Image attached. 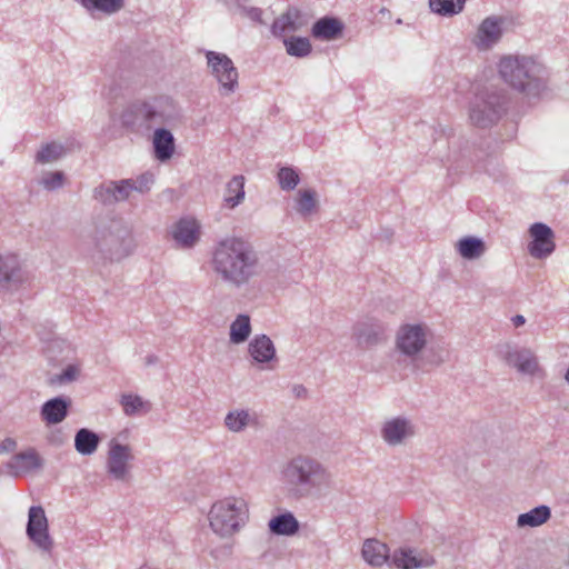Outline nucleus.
<instances>
[{
    "instance_id": "1",
    "label": "nucleus",
    "mask_w": 569,
    "mask_h": 569,
    "mask_svg": "<svg viewBox=\"0 0 569 569\" xmlns=\"http://www.w3.org/2000/svg\"><path fill=\"white\" fill-rule=\"evenodd\" d=\"M210 266L218 280L240 289L258 276L259 256L244 238L227 237L212 248Z\"/></svg>"
},
{
    "instance_id": "2",
    "label": "nucleus",
    "mask_w": 569,
    "mask_h": 569,
    "mask_svg": "<svg viewBox=\"0 0 569 569\" xmlns=\"http://www.w3.org/2000/svg\"><path fill=\"white\" fill-rule=\"evenodd\" d=\"M281 475L289 496L295 499L328 490L333 482L331 472L322 462L305 455L291 458L284 465Z\"/></svg>"
},
{
    "instance_id": "3",
    "label": "nucleus",
    "mask_w": 569,
    "mask_h": 569,
    "mask_svg": "<svg viewBox=\"0 0 569 569\" xmlns=\"http://www.w3.org/2000/svg\"><path fill=\"white\" fill-rule=\"evenodd\" d=\"M176 116V106L166 96L136 100L123 108L120 113V124L127 131L144 136L153 127L163 126Z\"/></svg>"
},
{
    "instance_id": "4",
    "label": "nucleus",
    "mask_w": 569,
    "mask_h": 569,
    "mask_svg": "<svg viewBox=\"0 0 569 569\" xmlns=\"http://www.w3.org/2000/svg\"><path fill=\"white\" fill-rule=\"evenodd\" d=\"M93 244V257L102 263L120 262L136 249L131 228L119 219L99 226L94 231Z\"/></svg>"
},
{
    "instance_id": "5",
    "label": "nucleus",
    "mask_w": 569,
    "mask_h": 569,
    "mask_svg": "<svg viewBox=\"0 0 569 569\" xmlns=\"http://www.w3.org/2000/svg\"><path fill=\"white\" fill-rule=\"evenodd\" d=\"M541 72V66L529 57L508 56L499 62V73L503 81L528 96H538L545 88Z\"/></svg>"
},
{
    "instance_id": "6",
    "label": "nucleus",
    "mask_w": 569,
    "mask_h": 569,
    "mask_svg": "<svg viewBox=\"0 0 569 569\" xmlns=\"http://www.w3.org/2000/svg\"><path fill=\"white\" fill-rule=\"evenodd\" d=\"M209 525L220 537H230L249 519L248 501L243 497L229 496L217 500L210 508Z\"/></svg>"
},
{
    "instance_id": "7",
    "label": "nucleus",
    "mask_w": 569,
    "mask_h": 569,
    "mask_svg": "<svg viewBox=\"0 0 569 569\" xmlns=\"http://www.w3.org/2000/svg\"><path fill=\"white\" fill-rule=\"evenodd\" d=\"M431 338V331L425 323H403L395 337V351L399 359L410 363L415 369H421L422 355Z\"/></svg>"
},
{
    "instance_id": "8",
    "label": "nucleus",
    "mask_w": 569,
    "mask_h": 569,
    "mask_svg": "<svg viewBox=\"0 0 569 569\" xmlns=\"http://www.w3.org/2000/svg\"><path fill=\"white\" fill-rule=\"evenodd\" d=\"M507 97L498 91H483L476 96L470 109V120L479 128L496 123L506 111Z\"/></svg>"
},
{
    "instance_id": "9",
    "label": "nucleus",
    "mask_w": 569,
    "mask_h": 569,
    "mask_svg": "<svg viewBox=\"0 0 569 569\" xmlns=\"http://www.w3.org/2000/svg\"><path fill=\"white\" fill-rule=\"evenodd\" d=\"M33 280L32 273L26 268L17 253L0 254V290L16 292L29 286Z\"/></svg>"
},
{
    "instance_id": "10",
    "label": "nucleus",
    "mask_w": 569,
    "mask_h": 569,
    "mask_svg": "<svg viewBox=\"0 0 569 569\" xmlns=\"http://www.w3.org/2000/svg\"><path fill=\"white\" fill-rule=\"evenodd\" d=\"M499 357L519 373L530 377L545 378L546 371L540 366L536 353L526 347L505 343L499 347Z\"/></svg>"
},
{
    "instance_id": "11",
    "label": "nucleus",
    "mask_w": 569,
    "mask_h": 569,
    "mask_svg": "<svg viewBox=\"0 0 569 569\" xmlns=\"http://www.w3.org/2000/svg\"><path fill=\"white\" fill-rule=\"evenodd\" d=\"M133 459L134 456L130 446L122 445L117 439H111L106 462L108 476L116 481L129 482Z\"/></svg>"
},
{
    "instance_id": "12",
    "label": "nucleus",
    "mask_w": 569,
    "mask_h": 569,
    "mask_svg": "<svg viewBox=\"0 0 569 569\" xmlns=\"http://www.w3.org/2000/svg\"><path fill=\"white\" fill-rule=\"evenodd\" d=\"M208 66L220 84V93L229 96L238 88V71L232 60L224 53L207 51Z\"/></svg>"
},
{
    "instance_id": "13",
    "label": "nucleus",
    "mask_w": 569,
    "mask_h": 569,
    "mask_svg": "<svg viewBox=\"0 0 569 569\" xmlns=\"http://www.w3.org/2000/svg\"><path fill=\"white\" fill-rule=\"evenodd\" d=\"M28 518V538L42 551L51 552L53 540L49 535V525L44 509L41 506H32L29 509Z\"/></svg>"
},
{
    "instance_id": "14",
    "label": "nucleus",
    "mask_w": 569,
    "mask_h": 569,
    "mask_svg": "<svg viewBox=\"0 0 569 569\" xmlns=\"http://www.w3.org/2000/svg\"><path fill=\"white\" fill-rule=\"evenodd\" d=\"M435 565L436 559L433 555L426 549L403 546L395 549L392 553H390V566L397 569H421Z\"/></svg>"
},
{
    "instance_id": "15",
    "label": "nucleus",
    "mask_w": 569,
    "mask_h": 569,
    "mask_svg": "<svg viewBox=\"0 0 569 569\" xmlns=\"http://www.w3.org/2000/svg\"><path fill=\"white\" fill-rule=\"evenodd\" d=\"M415 435V423L405 416L389 418L382 422L380 428L381 439L390 447L405 445Z\"/></svg>"
},
{
    "instance_id": "16",
    "label": "nucleus",
    "mask_w": 569,
    "mask_h": 569,
    "mask_svg": "<svg viewBox=\"0 0 569 569\" xmlns=\"http://www.w3.org/2000/svg\"><path fill=\"white\" fill-rule=\"evenodd\" d=\"M529 233L532 238L528 246L531 257L536 259H543L555 251V233L549 226L542 222H536L530 227Z\"/></svg>"
},
{
    "instance_id": "17",
    "label": "nucleus",
    "mask_w": 569,
    "mask_h": 569,
    "mask_svg": "<svg viewBox=\"0 0 569 569\" xmlns=\"http://www.w3.org/2000/svg\"><path fill=\"white\" fill-rule=\"evenodd\" d=\"M130 183L128 180L107 181L93 190V198L103 206H113L129 199Z\"/></svg>"
},
{
    "instance_id": "18",
    "label": "nucleus",
    "mask_w": 569,
    "mask_h": 569,
    "mask_svg": "<svg viewBox=\"0 0 569 569\" xmlns=\"http://www.w3.org/2000/svg\"><path fill=\"white\" fill-rule=\"evenodd\" d=\"M385 325L375 320L357 323L352 336L360 348L368 349L380 343L385 339Z\"/></svg>"
},
{
    "instance_id": "19",
    "label": "nucleus",
    "mask_w": 569,
    "mask_h": 569,
    "mask_svg": "<svg viewBox=\"0 0 569 569\" xmlns=\"http://www.w3.org/2000/svg\"><path fill=\"white\" fill-rule=\"evenodd\" d=\"M223 425L228 431L241 433L248 428H258L259 416L251 409L236 408L228 411L224 417Z\"/></svg>"
},
{
    "instance_id": "20",
    "label": "nucleus",
    "mask_w": 569,
    "mask_h": 569,
    "mask_svg": "<svg viewBox=\"0 0 569 569\" xmlns=\"http://www.w3.org/2000/svg\"><path fill=\"white\" fill-rule=\"evenodd\" d=\"M179 248H192L200 239V226L194 219H180L171 231Z\"/></svg>"
},
{
    "instance_id": "21",
    "label": "nucleus",
    "mask_w": 569,
    "mask_h": 569,
    "mask_svg": "<svg viewBox=\"0 0 569 569\" xmlns=\"http://www.w3.org/2000/svg\"><path fill=\"white\" fill-rule=\"evenodd\" d=\"M41 467L42 459L34 448L16 453L7 463L9 473L14 477L40 469Z\"/></svg>"
},
{
    "instance_id": "22",
    "label": "nucleus",
    "mask_w": 569,
    "mask_h": 569,
    "mask_svg": "<svg viewBox=\"0 0 569 569\" xmlns=\"http://www.w3.org/2000/svg\"><path fill=\"white\" fill-rule=\"evenodd\" d=\"M71 399L69 397H56L46 401L41 406L40 416L42 421L47 425H57L62 422L71 407Z\"/></svg>"
},
{
    "instance_id": "23",
    "label": "nucleus",
    "mask_w": 569,
    "mask_h": 569,
    "mask_svg": "<svg viewBox=\"0 0 569 569\" xmlns=\"http://www.w3.org/2000/svg\"><path fill=\"white\" fill-rule=\"evenodd\" d=\"M248 352L253 362L270 363L277 360L276 347L267 335H257L248 345Z\"/></svg>"
},
{
    "instance_id": "24",
    "label": "nucleus",
    "mask_w": 569,
    "mask_h": 569,
    "mask_svg": "<svg viewBox=\"0 0 569 569\" xmlns=\"http://www.w3.org/2000/svg\"><path fill=\"white\" fill-rule=\"evenodd\" d=\"M345 24L337 18L323 17L315 22L311 34L318 40H336L342 36Z\"/></svg>"
},
{
    "instance_id": "25",
    "label": "nucleus",
    "mask_w": 569,
    "mask_h": 569,
    "mask_svg": "<svg viewBox=\"0 0 569 569\" xmlns=\"http://www.w3.org/2000/svg\"><path fill=\"white\" fill-rule=\"evenodd\" d=\"M362 558L373 567H381L386 562L390 565L389 548L377 539H367L361 549Z\"/></svg>"
},
{
    "instance_id": "26",
    "label": "nucleus",
    "mask_w": 569,
    "mask_h": 569,
    "mask_svg": "<svg viewBox=\"0 0 569 569\" xmlns=\"http://www.w3.org/2000/svg\"><path fill=\"white\" fill-rule=\"evenodd\" d=\"M502 20L496 17L486 18L478 28V43L479 48H490L499 41L502 34L501 29Z\"/></svg>"
},
{
    "instance_id": "27",
    "label": "nucleus",
    "mask_w": 569,
    "mask_h": 569,
    "mask_svg": "<svg viewBox=\"0 0 569 569\" xmlns=\"http://www.w3.org/2000/svg\"><path fill=\"white\" fill-rule=\"evenodd\" d=\"M152 144L154 157L159 161L164 162L171 159L174 153V137L164 128H157L154 130Z\"/></svg>"
},
{
    "instance_id": "28",
    "label": "nucleus",
    "mask_w": 569,
    "mask_h": 569,
    "mask_svg": "<svg viewBox=\"0 0 569 569\" xmlns=\"http://www.w3.org/2000/svg\"><path fill=\"white\" fill-rule=\"evenodd\" d=\"M100 443V437L90 429L81 428L74 436V448L82 456L93 455Z\"/></svg>"
},
{
    "instance_id": "29",
    "label": "nucleus",
    "mask_w": 569,
    "mask_h": 569,
    "mask_svg": "<svg viewBox=\"0 0 569 569\" xmlns=\"http://www.w3.org/2000/svg\"><path fill=\"white\" fill-rule=\"evenodd\" d=\"M551 517V510L548 506L541 505L528 512L518 516L517 526L520 528L525 527H538L546 523Z\"/></svg>"
},
{
    "instance_id": "30",
    "label": "nucleus",
    "mask_w": 569,
    "mask_h": 569,
    "mask_svg": "<svg viewBox=\"0 0 569 569\" xmlns=\"http://www.w3.org/2000/svg\"><path fill=\"white\" fill-rule=\"evenodd\" d=\"M244 199V177L234 176L232 177L226 187V194L223 202L229 209H233L239 206Z\"/></svg>"
},
{
    "instance_id": "31",
    "label": "nucleus",
    "mask_w": 569,
    "mask_h": 569,
    "mask_svg": "<svg viewBox=\"0 0 569 569\" xmlns=\"http://www.w3.org/2000/svg\"><path fill=\"white\" fill-rule=\"evenodd\" d=\"M269 529L274 535L291 536L299 530V522L290 512L273 517L269 521Z\"/></svg>"
},
{
    "instance_id": "32",
    "label": "nucleus",
    "mask_w": 569,
    "mask_h": 569,
    "mask_svg": "<svg viewBox=\"0 0 569 569\" xmlns=\"http://www.w3.org/2000/svg\"><path fill=\"white\" fill-rule=\"evenodd\" d=\"M459 254L468 260L480 258L486 251L485 242L476 237H465L457 242Z\"/></svg>"
},
{
    "instance_id": "33",
    "label": "nucleus",
    "mask_w": 569,
    "mask_h": 569,
    "mask_svg": "<svg viewBox=\"0 0 569 569\" xmlns=\"http://www.w3.org/2000/svg\"><path fill=\"white\" fill-rule=\"evenodd\" d=\"M120 405L126 416L133 417L148 413L151 410V403L143 400L138 395L124 393L120 398Z\"/></svg>"
},
{
    "instance_id": "34",
    "label": "nucleus",
    "mask_w": 569,
    "mask_h": 569,
    "mask_svg": "<svg viewBox=\"0 0 569 569\" xmlns=\"http://www.w3.org/2000/svg\"><path fill=\"white\" fill-rule=\"evenodd\" d=\"M251 333L250 317L248 315H238L230 325V341L239 345L249 338Z\"/></svg>"
},
{
    "instance_id": "35",
    "label": "nucleus",
    "mask_w": 569,
    "mask_h": 569,
    "mask_svg": "<svg viewBox=\"0 0 569 569\" xmlns=\"http://www.w3.org/2000/svg\"><path fill=\"white\" fill-rule=\"evenodd\" d=\"M318 206L317 192L313 189H300L297 193L296 210L302 217L312 214Z\"/></svg>"
},
{
    "instance_id": "36",
    "label": "nucleus",
    "mask_w": 569,
    "mask_h": 569,
    "mask_svg": "<svg viewBox=\"0 0 569 569\" xmlns=\"http://www.w3.org/2000/svg\"><path fill=\"white\" fill-rule=\"evenodd\" d=\"M66 150L61 143L49 142L43 144L36 154V162L40 164H47L59 160Z\"/></svg>"
},
{
    "instance_id": "37",
    "label": "nucleus",
    "mask_w": 569,
    "mask_h": 569,
    "mask_svg": "<svg viewBox=\"0 0 569 569\" xmlns=\"http://www.w3.org/2000/svg\"><path fill=\"white\" fill-rule=\"evenodd\" d=\"M466 0H429L430 9L440 16H453L462 11Z\"/></svg>"
},
{
    "instance_id": "38",
    "label": "nucleus",
    "mask_w": 569,
    "mask_h": 569,
    "mask_svg": "<svg viewBox=\"0 0 569 569\" xmlns=\"http://www.w3.org/2000/svg\"><path fill=\"white\" fill-rule=\"evenodd\" d=\"M298 17L297 11H287L280 18L276 19L272 23V33L276 36H281L284 32L296 31L298 28L296 26V18Z\"/></svg>"
},
{
    "instance_id": "39",
    "label": "nucleus",
    "mask_w": 569,
    "mask_h": 569,
    "mask_svg": "<svg viewBox=\"0 0 569 569\" xmlns=\"http://www.w3.org/2000/svg\"><path fill=\"white\" fill-rule=\"evenodd\" d=\"M288 54L293 57H306L311 52V43L307 38L292 37L284 40Z\"/></svg>"
},
{
    "instance_id": "40",
    "label": "nucleus",
    "mask_w": 569,
    "mask_h": 569,
    "mask_svg": "<svg viewBox=\"0 0 569 569\" xmlns=\"http://www.w3.org/2000/svg\"><path fill=\"white\" fill-rule=\"evenodd\" d=\"M126 0H91L90 12L99 11L104 14H114L124 8Z\"/></svg>"
},
{
    "instance_id": "41",
    "label": "nucleus",
    "mask_w": 569,
    "mask_h": 569,
    "mask_svg": "<svg viewBox=\"0 0 569 569\" xmlns=\"http://www.w3.org/2000/svg\"><path fill=\"white\" fill-rule=\"evenodd\" d=\"M277 178L280 188L287 191L293 190L300 181L298 172L291 167L280 168Z\"/></svg>"
},
{
    "instance_id": "42",
    "label": "nucleus",
    "mask_w": 569,
    "mask_h": 569,
    "mask_svg": "<svg viewBox=\"0 0 569 569\" xmlns=\"http://www.w3.org/2000/svg\"><path fill=\"white\" fill-rule=\"evenodd\" d=\"M130 183L129 194L132 191H138L140 193L148 192L150 190L151 184L153 183V174L146 172L139 176L137 179H127Z\"/></svg>"
},
{
    "instance_id": "43",
    "label": "nucleus",
    "mask_w": 569,
    "mask_h": 569,
    "mask_svg": "<svg viewBox=\"0 0 569 569\" xmlns=\"http://www.w3.org/2000/svg\"><path fill=\"white\" fill-rule=\"evenodd\" d=\"M79 375V368L74 365H69L64 368L61 373L50 378L51 385H66L77 379Z\"/></svg>"
},
{
    "instance_id": "44",
    "label": "nucleus",
    "mask_w": 569,
    "mask_h": 569,
    "mask_svg": "<svg viewBox=\"0 0 569 569\" xmlns=\"http://www.w3.org/2000/svg\"><path fill=\"white\" fill-rule=\"evenodd\" d=\"M63 182H64V174L62 171L48 172L41 178V181H40V183L47 190L59 189L63 186Z\"/></svg>"
},
{
    "instance_id": "45",
    "label": "nucleus",
    "mask_w": 569,
    "mask_h": 569,
    "mask_svg": "<svg viewBox=\"0 0 569 569\" xmlns=\"http://www.w3.org/2000/svg\"><path fill=\"white\" fill-rule=\"evenodd\" d=\"M17 442L12 438H6L0 442V455L6 452H11L16 449Z\"/></svg>"
},
{
    "instance_id": "46",
    "label": "nucleus",
    "mask_w": 569,
    "mask_h": 569,
    "mask_svg": "<svg viewBox=\"0 0 569 569\" xmlns=\"http://www.w3.org/2000/svg\"><path fill=\"white\" fill-rule=\"evenodd\" d=\"M246 13H247V16L251 20L260 22V23L262 22V20H261V16H262L261 9H259V8H249V9L246 10Z\"/></svg>"
},
{
    "instance_id": "47",
    "label": "nucleus",
    "mask_w": 569,
    "mask_h": 569,
    "mask_svg": "<svg viewBox=\"0 0 569 569\" xmlns=\"http://www.w3.org/2000/svg\"><path fill=\"white\" fill-rule=\"evenodd\" d=\"M511 321H512V325L518 328V327L525 325L526 319L521 315H516L515 317L511 318Z\"/></svg>"
},
{
    "instance_id": "48",
    "label": "nucleus",
    "mask_w": 569,
    "mask_h": 569,
    "mask_svg": "<svg viewBox=\"0 0 569 569\" xmlns=\"http://www.w3.org/2000/svg\"><path fill=\"white\" fill-rule=\"evenodd\" d=\"M158 361H159L158 356H156V355H153V353H152V355H148V356L144 358V365H146V366H153V365L158 363Z\"/></svg>"
},
{
    "instance_id": "49",
    "label": "nucleus",
    "mask_w": 569,
    "mask_h": 569,
    "mask_svg": "<svg viewBox=\"0 0 569 569\" xmlns=\"http://www.w3.org/2000/svg\"><path fill=\"white\" fill-rule=\"evenodd\" d=\"M563 378L569 383V368L566 370Z\"/></svg>"
}]
</instances>
